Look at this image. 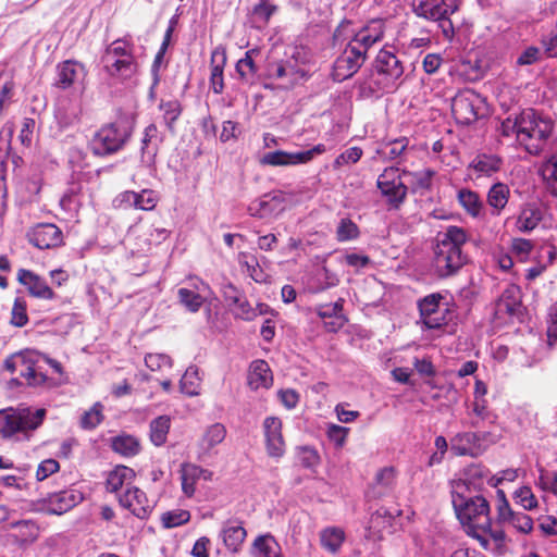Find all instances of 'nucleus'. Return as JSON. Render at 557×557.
<instances>
[{
	"label": "nucleus",
	"mask_w": 557,
	"mask_h": 557,
	"mask_svg": "<svg viewBox=\"0 0 557 557\" xmlns=\"http://www.w3.org/2000/svg\"><path fill=\"white\" fill-rule=\"evenodd\" d=\"M256 557H282L281 547L272 535H260L255 540Z\"/></svg>",
	"instance_id": "obj_47"
},
{
	"label": "nucleus",
	"mask_w": 557,
	"mask_h": 557,
	"mask_svg": "<svg viewBox=\"0 0 557 557\" xmlns=\"http://www.w3.org/2000/svg\"><path fill=\"white\" fill-rule=\"evenodd\" d=\"M107 74L114 79L126 81L136 75L138 71L137 60L113 59L110 62H102Z\"/></svg>",
	"instance_id": "obj_34"
},
{
	"label": "nucleus",
	"mask_w": 557,
	"mask_h": 557,
	"mask_svg": "<svg viewBox=\"0 0 557 557\" xmlns=\"http://www.w3.org/2000/svg\"><path fill=\"white\" fill-rule=\"evenodd\" d=\"M495 523L503 527H512L522 534H529L533 530L531 517L524 512L515 511L510 507L503 490L496 492Z\"/></svg>",
	"instance_id": "obj_13"
},
{
	"label": "nucleus",
	"mask_w": 557,
	"mask_h": 557,
	"mask_svg": "<svg viewBox=\"0 0 557 557\" xmlns=\"http://www.w3.org/2000/svg\"><path fill=\"white\" fill-rule=\"evenodd\" d=\"M414 12L418 16L435 22L444 38L450 41L455 36L450 16L459 9L458 0H414Z\"/></svg>",
	"instance_id": "obj_7"
},
{
	"label": "nucleus",
	"mask_w": 557,
	"mask_h": 557,
	"mask_svg": "<svg viewBox=\"0 0 557 557\" xmlns=\"http://www.w3.org/2000/svg\"><path fill=\"white\" fill-rule=\"evenodd\" d=\"M543 220V210L535 202H527L521 206L516 218L515 227L518 232L530 234Z\"/></svg>",
	"instance_id": "obj_27"
},
{
	"label": "nucleus",
	"mask_w": 557,
	"mask_h": 557,
	"mask_svg": "<svg viewBox=\"0 0 557 557\" xmlns=\"http://www.w3.org/2000/svg\"><path fill=\"white\" fill-rule=\"evenodd\" d=\"M28 322L27 305L24 298L16 297L12 307L11 323L17 327L26 325Z\"/></svg>",
	"instance_id": "obj_61"
},
{
	"label": "nucleus",
	"mask_w": 557,
	"mask_h": 557,
	"mask_svg": "<svg viewBox=\"0 0 557 557\" xmlns=\"http://www.w3.org/2000/svg\"><path fill=\"white\" fill-rule=\"evenodd\" d=\"M161 141L157 126L149 124L144 131L140 146V168L149 175L156 171V157Z\"/></svg>",
	"instance_id": "obj_16"
},
{
	"label": "nucleus",
	"mask_w": 557,
	"mask_h": 557,
	"mask_svg": "<svg viewBox=\"0 0 557 557\" xmlns=\"http://www.w3.org/2000/svg\"><path fill=\"white\" fill-rule=\"evenodd\" d=\"M495 420L496 414L488 409L487 400L473 398L471 405L468 407L467 418L462 424L471 429H481L487 424H493Z\"/></svg>",
	"instance_id": "obj_24"
},
{
	"label": "nucleus",
	"mask_w": 557,
	"mask_h": 557,
	"mask_svg": "<svg viewBox=\"0 0 557 557\" xmlns=\"http://www.w3.org/2000/svg\"><path fill=\"white\" fill-rule=\"evenodd\" d=\"M46 417V409L9 407L0 409V438L3 441H28Z\"/></svg>",
	"instance_id": "obj_4"
},
{
	"label": "nucleus",
	"mask_w": 557,
	"mask_h": 557,
	"mask_svg": "<svg viewBox=\"0 0 557 557\" xmlns=\"http://www.w3.org/2000/svg\"><path fill=\"white\" fill-rule=\"evenodd\" d=\"M262 426L268 455L274 459L282 458L286 450L282 420L277 417H267Z\"/></svg>",
	"instance_id": "obj_17"
},
{
	"label": "nucleus",
	"mask_w": 557,
	"mask_h": 557,
	"mask_svg": "<svg viewBox=\"0 0 557 557\" xmlns=\"http://www.w3.org/2000/svg\"><path fill=\"white\" fill-rule=\"evenodd\" d=\"M276 11V5L270 3L268 0H260L252 10L253 23H256L258 27L265 26Z\"/></svg>",
	"instance_id": "obj_54"
},
{
	"label": "nucleus",
	"mask_w": 557,
	"mask_h": 557,
	"mask_svg": "<svg viewBox=\"0 0 557 557\" xmlns=\"http://www.w3.org/2000/svg\"><path fill=\"white\" fill-rule=\"evenodd\" d=\"M119 59V60H137L135 55V46L134 44L126 39L120 38L112 41L109 46H107L103 55L101 58L102 62H110V60Z\"/></svg>",
	"instance_id": "obj_35"
},
{
	"label": "nucleus",
	"mask_w": 557,
	"mask_h": 557,
	"mask_svg": "<svg viewBox=\"0 0 557 557\" xmlns=\"http://www.w3.org/2000/svg\"><path fill=\"white\" fill-rule=\"evenodd\" d=\"M81 110L76 106L59 107L54 119L60 131L67 129L79 122Z\"/></svg>",
	"instance_id": "obj_49"
},
{
	"label": "nucleus",
	"mask_w": 557,
	"mask_h": 557,
	"mask_svg": "<svg viewBox=\"0 0 557 557\" xmlns=\"http://www.w3.org/2000/svg\"><path fill=\"white\" fill-rule=\"evenodd\" d=\"M502 166V159L496 154H478L470 163V168L479 175L491 176L498 172Z\"/></svg>",
	"instance_id": "obj_40"
},
{
	"label": "nucleus",
	"mask_w": 557,
	"mask_h": 557,
	"mask_svg": "<svg viewBox=\"0 0 557 557\" xmlns=\"http://www.w3.org/2000/svg\"><path fill=\"white\" fill-rule=\"evenodd\" d=\"M396 484V469L394 467H384L375 474L374 483L371 487V496L381 498L389 495Z\"/></svg>",
	"instance_id": "obj_33"
},
{
	"label": "nucleus",
	"mask_w": 557,
	"mask_h": 557,
	"mask_svg": "<svg viewBox=\"0 0 557 557\" xmlns=\"http://www.w3.org/2000/svg\"><path fill=\"white\" fill-rule=\"evenodd\" d=\"M159 107L163 112V120L165 125L171 129L174 122L182 113L181 103L177 100L161 101Z\"/></svg>",
	"instance_id": "obj_58"
},
{
	"label": "nucleus",
	"mask_w": 557,
	"mask_h": 557,
	"mask_svg": "<svg viewBox=\"0 0 557 557\" xmlns=\"http://www.w3.org/2000/svg\"><path fill=\"white\" fill-rule=\"evenodd\" d=\"M159 200L160 197L157 191L152 189H143L137 193L135 209L150 211L156 208Z\"/></svg>",
	"instance_id": "obj_59"
},
{
	"label": "nucleus",
	"mask_w": 557,
	"mask_h": 557,
	"mask_svg": "<svg viewBox=\"0 0 557 557\" xmlns=\"http://www.w3.org/2000/svg\"><path fill=\"white\" fill-rule=\"evenodd\" d=\"M297 462L307 469H312L318 466L320 457L318 451L309 446L298 447L296 450Z\"/></svg>",
	"instance_id": "obj_57"
},
{
	"label": "nucleus",
	"mask_w": 557,
	"mask_h": 557,
	"mask_svg": "<svg viewBox=\"0 0 557 557\" xmlns=\"http://www.w3.org/2000/svg\"><path fill=\"white\" fill-rule=\"evenodd\" d=\"M82 203L81 186L77 184L70 186L60 200L61 208L70 214L76 213Z\"/></svg>",
	"instance_id": "obj_51"
},
{
	"label": "nucleus",
	"mask_w": 557,
	"mask_h": 557,
	"mask_svg": "<svg viewBox=\"0 0 557 557\" xmlns=\"http://www.w3.org/2000/svg\"><path fill=\"white\" fill-rule=\"evenodd\" d=\"M170 424V418L166 416H160L151 421L150 440L156 446H162L165 443Z\"/></svg>",
	"instance_id": "obj_50"
},
{
	"label": "nucleus",
	"mask_w": 557,
	"mask_h": 557,
	"mask_svg": "<svg viewBox=\"0 0 557 557\" xmlns=\"http://www.w3.org/2000/svg\"><path fill=\"white\" fill-rule=\"evenodd\" d=\"M458 201L468 214L479 218L483 212V202L479 195L470 189L462 188L458 191Z\"/></svg>",
	"instance_id": "obj_44"
},
{
	"label": "nucleus",
	"mask_w": 557,
	"mask_h": 557,
	"mask_svg": "<svg viewBox=\"0 0 557 557\" xmlns=\"http://www.w3.org/2000/svg\"><path fill=\"white\" fill-rule=\"evenodd\" d=\"M483 432H461L450 440V450L456 456L478 457L484 451L482 442L487 437Z\"/></svg>",
	"instance_id": "obj_18"
},
{
	"label": "nucleus",
	"mask_w": 557,
	"mask_h": 557,
	"mask_svg": "<svg viewBox=\"0 0 557 557\" xmlns=\"http://www.w3.org/2000/svg\"><path fill=\"white\" fill-rule=\"evenodd\" d=\"M345 539L344 531L338 528H327L320 534L321 545L331 553H336Z\"/></svg>",
	"instance_id": "obj_52"
},
{
	"label": "nucleus",
	"mask_w": 557,
	"mask_h": 557,
	"mask_svg": "<svg viewBox=\"0 0 557 557\" xmlns=\"http://www.w3.org/2000/svg\"><path fill=\"white\" fill-rule=\"evenodd\" d=\"M189 519V511L177 509L163 513L161 520L164 528L171 529L187 523Z\"/></svg>",
	"instance_id": "obj_60"
},
{
	"label": "nucleus",
	"mask_w": 557,
	"mask_h": 557,
	"mask_svg": "<svg viewBox=\"0 0 557 557\" xmlns=\"http://www.w3.org/2000/svg\"><path fill=\"white\" fill-rule=\"evenodd\" d=\"M226 437V428L222 423H213L209 425L198 443L197 458L200 461L216 455L215 447L220 445Z\"/></svg>",
	"instance_id": "obj_22"
},
{
	"label": "nucleus",
	"mask_w": 557,
	"mask_h": 557,
	"mask_svg": "<svg viewBox=\"0 0 557 557\" xmlns=\"http://www.w3.org/2000/svg\"><path fill=\"white\" fill-rule=\"evenodd\" d=\"M42 354L35 350H24L17 352L4 362L5 369L24 379L29 386H39L47 381V375L42 372Z\"/></svg>",
	"instance_id": "obj_9"
},
{
	"label": "nucleus",
	"mask_w": 557,
	"mask_h": 557,
	"mask_svg": "<svg viewBox=\"0 0 557 557\" xmlns=\"http://www.w3.org/2000/svg\"><path fill=\"white\" fill-rule=\"evenodd\" d=\"M111 446L115 453L124 457H133L140 450L138 440L132 435H119L114 437Z\"/></svg>",
	"instance_id": "obj_48"
},
{
	"label": "nucleus",
	"mask_w": 557,
	"mask_h": 557,
	"mask_svg": "<svg viewBox=\"0 0 557 557\" xmlns=\"http://www.w3.org/2000/svg\"><path fill=\"white\" fill-rule=\"evenodd\" d=\"M83 500V495L75 490H65L51 495L47 502V512L62 515Z\"/></svg>",
	"instance_id": "obj_30"
},
{
	"label": "nucleus",
	"mask_w": 557,
	"mask_h": 557,
	"mask_svg": "<svg viewBox=\"0 0 557 557\" xmlns=\"http://www.w3.org/2000/svg\"><path fill=\"white\" fill-rule=\"evenodd\" d=\"M520 292L517 286H511L503 292L496 302V313L513 315L520 307Z\"/></svg>",
	"instance_id": "obj_41"
},
{
	"label": "nucleus",
	"mask_w": 557,
	"mask_h": 557,
	"mask_svg": "<svg viewBox=\"0 0 557 557\" xmlns=\"http://www.w3.org/2000/svg\"><path fill=\"white\" fill-rule=\"evenodd\" d=\"M260 54V49L253 48L246 51L245 57L236 63V73L246 83H251L257 74L258 67L255 59Z\"/></svg>",
	"instance_id": "obj_39"
},
{
	"label": "nucleus",
	"mask_w": 557,
	"mask_h": 557,
	"mask_svg": "<svg viewBox=\"0 0 557 557\" xmlns=\"http://www.w3.org/2000/svg\"><path fill=\"white\" fill-rule=\"evenodd\" d=\"M540 174L548 187L557 189V150L542 163Z\"/></svg>",
	"instance_id": "obj_53"
},
{
	"label": "nucleus",
	"mask_w": 557,
	"mask_h": 557,
	"mask_svg": "<svg viewBox=\"0 0 557 557\" xmlns=\"http://www.w3.org/2000/svg\"><path fill=\"white\" fill-rule=\"evenodd\" d=\"M359 227L348 218H343L336 228V238L338 242H349L359 237Z\"/></svg>",
	"instance_id": "obj_56"
},
{
	"label": "nucleus",
	"mask_w": 557,
	"mask_h": 557,
	"mask_svg": "<svg viewBox=\"0 0 557 557\" xmlns=\"http://www.w3.org/2000/svg\"><path fill=\"white\" fill-rule=\"evenodd\" d=\"M400 515V510H388L386 508H380L372 513L369 520V531L371 536L382 539L383 533H392L393 522L396 517Z\"/></svg>",
	"instance_id": "obj_31"
},
{
	"label": "nucleus",
	"mask_w": 557,
	"mask_h": 557,
	"mask_svg": "<svg viewBox=\"0 0 557 557\" xmlns=\"http://www.w3.org/2000/svg\"><path fill=\"white\" fill-rule=\"evenodd\" d=\"M260 163L263 165L272 166H288L301 164V158L298 151L287 152L283 150H276L267 152L262 156Z\"/></svg>",
	"instance_id": "obj_42"
},
{
	"label": "nucleus",
	"mask_w": 557,
	"mask_h": 557,
	"mask_svg": "<svg viewBox=\"0 0 557 557\" xmlns=\"http://www.w3.org/2000/svg\"><path fill=\"white\" fill-rule=\"evenodd\" d=\"M308 62L309 54L307 50L302 47H294L285 60L272 62L268 65V77L282 82L285 88L294 87L308 79L309 73L306 69Z\"/></svg>",
	"instance_id": "obj_6"
},
{
	"label": "nucleus",
	"mask_w": 557,
	"mask_h": 557,
	"mask_svg": "<svg viewBox=\"0 0 557 557\" xmlns=\"http://www.w3.org/2000/svg\"><path fill=\"white\" fill-rule=\"evenodd\" d=\"M145 364L151 371H160L164 368H172L173 361L171 357L165 354H147Z\"/></svg>",
	"instance_id": "obj_64"
},
{
	"label": "nucleus",
	"mask_w": 557,
	"mask_h": 557,
	"mask_svg": "<svg viewBox=\"0 0 557 557\" xmlns=\"http://www.w3.org/2000/svg\"><path fill=\"white\" fill-rule=\"evenodd\" d=\"M518 145L529 154L537 156L547 146L553 132V121L537 114L533 109L520 112Z\"/></svg>",
	"instance_id": "obj_5"
},
{
	"label": "nucleus",
	"mask_w": 557,
	"mask_h": 557,
	"mask_svg": "<svg viewBox=\"0 0 557 557\" xmlns=\"http://www.w3.org/2000/svg\"><path fill=\"white\" fill-rule=\"evenodd\" d=\"M85 76L86 71L83 64L67 60L58 65L54 85L58 88L67 89L75 84L82 83Z\"/></svg>",
	"instance_id": "obj_26"
},
{
	"label": "nucleus",
	"mask_w": 557,
	"mask_h": 557,
	"mask_svg": "<svg viewBox=\"0 0 557 557\" xmlns=\"http://www.w3.org/2000/svg\"><path fill=\"white\" fill-rule=\"evenodd\" d=\"M134 476L135 472L132 468L126 466H117L108 474L106 483L107 490L109 492L115 493L125 484L131 483Z\"/></svg>",
	"instance_id": "obj_43"
},
{
	"label": "nucleus",
	"mask_w": 557,
	"mask_h": 557,
	"mask_svg": "<svg viewBox=\"0 0 557 557\" xmlns=\"http://www.w3.org/2000/svg\"><path fill=\"white\" fill-rule=\"evenodd\" d=\"M409 139L407 137L385 141L376 149V154L383 160H400L407 153Z\"/></svg>",
	"instance_id": "obj_37"
},
{
	"label": "nucleus",
	"mask_w": 557,
	"mask_h": 557,
	"mask_svg": "<svg viewBox=\"0 0 557 557\" xmlns=\"http://www.w3.org/2000/svg\"><path fill=\"white\" fill-rule=\"evenodd\" d=\"M434 248L433 268L441 278L453 276L467 263L462 246L468 240L466 231L459 226H448L438 233Z\"/></svg>",
	"instance_id": "obj_2"
},
{
	"label": "nucleus",
	"mask_w": 557,
	"mask_h": 557,
	"mask_svg": "<svg viewBox=\"0 0 557 557\" xmlns=\"http://www.w3.org/2000/svg\"><path fill=\"white\" fill-rule=\"evenodd\" d=\"M220 536L230 552L237 553L247 536V532L242 521L230 519L223 523Z\"/></svg>",
	"instance_id": "obj_29"
},
{
	"label": "nucleus",
	"mask_w": 557,
	"mask_h": 557,
	"mask_svg": "<svg viewBox=\"0 0 557 557\" xmlns=\"http://www.w3.org/2000/svg\"><path fill=\"white\" fill-rule=\"evenodd\" d=\"M226 50L223 46L215 47L210 58V88L215 95H220L224 90V67L226 64Z\"/></svg>",
	"instance_id": "obj_28"
},
{
	"label": "nucleus",
	"mask_w": 557,
	"mask_h": 557,
	"mask_svg": "<svg viewBox=\"0 0 557 557\" xmlns=\"http://www.w3.org/2000/svg\"><path fill=\"white\" fill-rule=\"evenodd\" d=\"M284 210V198L276 193H269L252 200L247 208L249 215L258 219H270Z\"/></svg>",
	"instance_id": "obj_20"
},
{
	"label": "nucleus",
	"mask_w": 557,
	"mask_h": 557,
	"mask_svg": "<svg viewBox=\"0 0 557 557\" xmlns=\"http://www.w3.org/2000/svg\"><path fill=\"white\" fill-rule=\"evenodd\" d=\"M120 505L128 509L139 519H146L152 512L154 505L138 487H129L119 497Z\"/></svg>",
	"instance_id": "obj_21"
},
{
	"label": "nucleus",
	"mask_w": 557,
	"mask_h": 557,
	"mask_svg": "<svg viewBox=\"0 0 557 557\" xmlns=\"http://www.w3.org/2000/svg\"><path fill=\"white\" fill-rule=\"evenodd\" d=\"M516 504L525 510H532L537 507V500L529 486H522L513 494Z\"/></svg>",
	"instance_id": "obj_63"
},
{
	"label": "nucleus",
	"mask_w": 557,
	"mask_h": 557,
	"mask_svg": "<svg viewBox=\"0 0 557 557\" xmlns=\"http://www.w3.org/2000/svg\"><path fill=\"white\" fill-rule=\"evenodd\" d=\"M466 488L460 483L456 491H451V503L457 518L471 534L488 531L492 517L487 499L482 494L465 493Z\"/></svg>",
	"instance_id": "obj_3"
},
{
	"label": "nucleus",
	"mask_w": 557,
	"mask_h": 557,
	"mask_svg": "<svg viewBox=\"0 0 557 557\" xmlns=\"http://www.w3.org/2000/svg\"><path fill=\"white\" fill-rule=\"evenodd\" d=\"M27 238L38 249H51L63 243L62 231L52 223H40L35 225L28 233Z\"/></svg>",
	"instance_id": "obj_19"
},
{
	"label": "nucleus",
	"mask_w": 557,
	"mask_h": 557,
	"mask_svg": "<svg viewBox=\"0 0 557 557\" xmlns=\"http://www.w3.org/2000/svg\"><path fill=\"white\" fill-rule=\"evenodd\" d=\"M103 406L96 403L89 410L85 411L81 418V426L84 430L97 428L103 420Z\"/></svg>",
	"instance_id": "obj_55"
},
{
	"label": "nucleus",
	"mask_w": 557,
	"mask_h": 557,
	"mask_svg": "<svg viewBox=\"0 0 557 557\" xmlns=\"http://www.w3.org/2000/svg\"><path fill=\"white\" fill-rule=\"evenodd\" d=\"M191 285L195 289L182 287L177 290V297L180 304L185 307L189 312H198L206 300V292L209 290V286L198 280L191 278Z\"/></svg>",
	"instance_id": "obj_25"
},
{
	"label": "nucleus",
	"mask_w": 557,
	"mask_h": 557,
	"mask_svg": "<svg viewBox=\"0 0 557 557\" xmlns=\"http://www.w3.org/2000/svg\"><path fill=\"white\" fill-rule=\"evenodd\" d=\"M273 383L269 364L261 359L251 362L248 372V385L251 389L269 388Z\"/></svg>",
	"instance_id": "obj_32"
},
{
	"label": "nucleus",
	"mask_w": 557,
	"mask_h": 557,
	"mask_svg": "<svg viewBox=\"0 0 557 557\" xmlns=\"http://www.w3.org/2000/svg\"><path fill=\"white\" fill-rule=\"evenodd\" d=\"M484 99L472 89L459 91L451 100V112L460 124H471L484 115Z\"/></svg>",
	"instance_id": "obj_12"
},
{
	"label": "nucleus",
	"mask_w": 557,
	"mask_h": 557,
	"mask_svg": "<svg viewBox=\"0 0 557 557\" xmlns=\"http://www.w3.org/2000/svg\"><path fill=\"white\" fill-rule=\"evenodd\" d=\"M131 137V131L123 124L111 123L96 131L88 141V148L97 157L111 156L121 150Z\"/></svg>",
	"instance_id": "obj_10"
},
{
	"label": "nucleus",
	"mask_w": 557,
	"mask_h": 557,
	"mask_svg": "<svg viewBox=\"0 0 557 557\" xmlns=\"http://www.w3.org/2000/svg\"><path fill=\"white\" fill-rule=\"evenodd\" d=\"M16 280L26 287L28 294L35 298L51 300L55 293L48 286L47 282L35 272L26 269L17 271Z\"/></svg>",
	"instance_id": "obj_23"
},
{
	"label": "nucleus",
	"mask_w": 557,
	"mask_h": 557,
	"mask_svg": "<svg viewBox=\"0 0 557 557\" xmlns=\"http://www.w3.org/2000/svg\"><path fill=\"white\" fill-rule=\"evenodd\" d=\"M376 185L391 208H399L407 196L408 187L403 182L398 168L385 169L377 177Z\"/></svg>",
	"instance_id": "obj_14"
},
{
	"label": "nucleus",
	"mask_w": 557,
	"mask_h": 557,
	"mask_svg": "<svg viewBox=\"0 0 557 557\" xmlns=\"http://www.w3.org/2000/svg\"><path fill=\"white\" fill-rule=\"evenodd\" d=\"M363 154L360 147H351L343 151L333 162L334 169H339L344 165L357 163Z\"/></svg>",
	"instance_id": "obj_62"
},
{
	"label": "nucleus",
	"mask_w": 557,
	"mask_h": 557,
	"mask_svg": "<svg viewBox=\"0 0 557 557\" xmlns=\"http://www.w3.org/2000/svg\"><path fill=\"white\" fill-rule=\"evenodd\" d=\"M460 483L467 487L465 493L482 494L486 485L497 487L499 480H497L496 475H492L486 467L482 465H471L465 470L462 478L451 482V491H456L457 485Z\"/></svg>",
	"instance_id": "obj_15"
},
{
	"label": "nucleus",
	"mask_w": 557,
	"mask_h": 557,
	"mask_svg": "<svg viewBox=\"0 0 557 557\" xmlns=\"http://www.w3.org/2000/svg\"><path fill=\"white\" fill-rule=\"evenodd\" d=\"M375 70L381 78L363 83L361 86L363 90L369 89L371 94L380 91L389 92L396 88L397 82L404 74V66L399 59L393 52L385 49L380 50L376 55Z\"/></svg>",
	"instance_id": "obj_8"
},
{
	"label": "nucleus",
	"mask_w": 557,
	"mask_h": 557,
	"mask_svg": "<svg viewBox=\"0 0 557 557\" xmlns=\"http://www.w3.org/2000/svg\"><path fill=\"white\" fill-rule=\"evenodd\" d=\"M200 382L198 368L190 366L180 381V389L186 396H197L199 395Z\"/></svg>",
	"instance_id": "obj_46"
},
{
	"label": "nucleus",
	"mask_w": 557,
	"mask_h": 557,
	"mask_svg": "<svg viewBox=\"0 0 557 557\" xmlns=\"http://www.w3.org/2000/svg\"><path fill=\"white\" fill-rule=\"evenodd\" d=\"M383 36L382 21H372L356 33L334 62L332 73L334 81L343 82L356 74L363 65L370 48L380 42Z\"/></svg>",
	"instance_id": "obj_1"
},
{
	"label": "nucleus",
	"mask_w": 557,
	"mask_h": 557,
	"mask_svg": "<svg viewBox=\"0 0 557 557\" xmlns=\"http://www.w3.org/2000/svg\"><path fill=\"white\" fill-rule=\"evenodd\" d=\"M212 473L199 466L193 463H183L181 467V481L182 491L187 497H191L196 491V482L201 478L202 474Z\"/></svg>",
	"instance_id": "obj_36"
},
{
	"label": "nucleus",
	"mask_w": 557,
	"mask_h": 557,
	"mask_svg": "<svg viewBox=\"0 0 557 557\" xmlns=\"http://www.w3.org/2000/svg\"><path fill=\"white\" fill-rule=\"evenodd\" d=\"M510 188L507 184L497 182L491 186L487 193V203L495 214H499L508 203Z\"/></svg>",
	"instance_id": "obj_38"
},
{
	"label": "nucleus",
	"mask_w": 557,
	"mask_h": 557,
	"mask_svg": "<svg viewBox=\"0 0 557 557\" xmlns=\"http://www.w3.org/2000/svg\"><path fill=\"white\" fill-rule=\"evenodd\" d=\"M420 322L429 330H436L448 324L451 319L446 296L432 293L418 300Z\"/></svg>",
	"instance_id": "obj_11"
},
{
	"label": "nucleus",
	"mask_w": 557,
	"mask_h": 557,
	"mask_svg": "<svg viewBox=\"0 0 557 557\" xmlns=\"http://www.w3.org/2000/svg\"><path fill=\"white\" fill-rule=\"evenodd\" d=\"M403 175L407 178L413 191H423L431 188L435 171L431 169H423L416 172L403 171Z\"/></svg>",
	"instance_id": "obj_45"
}]
</instances>
